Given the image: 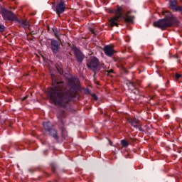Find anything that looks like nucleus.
Here are the masks:
<instances>
[{
  "label": "nucleus",
  "instance_id": "1",
  "mask_svg": "<svg viewBox=\"0 0 182 182\" xmlns=\"http://www.w3.org/2000/svg\"><path fill=\"white\" fill-rule=\"evenodd\" d=\"M52 86L48 91V95L50 102L60 107H66L70 102L76 100L77 90H80V82L76 77L68 79L65 89H63L65 82L56 80H53Z\"/></svg>",
  "mask_w": 182,
  "mask_h": 182
},
{
  "label": "nucleus",
  "instance_id": "2",
  "mask_svg": "<svg viewBox=\"0 0 182 182\" xmlns=\"http://www.w3.org/2000/svg\"><path fill=\"white\" fill-rule=\"evenodd\" d=\"M174 22H176V17H174L173 14H169L168 16H165L164 18L154 22V26L162 31H164L166 28L173 26V23H174Z\"/></svg>",
  "mask_w": 182,
  "mask_h": 182
},
{
  "label": "nucleus",
  "instance_id": "3",
  "mask_svg": "<svg viewBox=\"0 0 182 182\" xmlns=\"http://www.w3.org/2000/svg\"><path fill=\"white\" fill-rule=\"evenodd\" d=\"M43 127L45 132H46L49 136L53 137L56 143H59L60 137L58 134V130L53 127V124H52V123H50L49 121L44 122H43Z\"/></svg>",
  "mask_w": 182,
  "mask_h": 182
},
{
  "label": "nucleus",
  "instance_id": "4",
  "mask_svg": "<svg viewBox=\"0 0 182 182\" xmlns=\"http://www.w3.org/2000/svg\"><path fill=\"white\" fill-rule=\"evenodd\" d=\"M123 9L121 6H117V9L114 10L115 16L109 20L111 26H117L119 24L117 22L120 21V18H123L122 11Z\"/></svg>",
  "mask_w": 182,
  "mask_h": 182
},
{
  "label": "nucleus",
  "instance_id": "5",
  "mask_svg": "<svg viewBox=\"0 0 182 182\" xmlns=\"http://www.w3.org/2000/svg\"><path fill=\"white\" fill-rule=\"evenodd\" d=\"M1 14L2 15L3 19H4V21H16V16H15V14H14L12 11H9L6 9H1Z\"/></svg>",
  "mask_w": 182,
  "mask_h": 182
},
{
  "label": "nucleus",
  "instance_id": "6",
  "mask_svg": "<svg viewBox=\"0 0 182 182\" xmlns=\"http://www.w3.org/2000/svg\"><path fill=\"white\" fill-rule=\"evenodd\" d=\"M100 64L99 59L96 57L91 58L87 62V68L91 70H96Z\"/></svg>",
  "mask_w": 182,
  "mask_h": 182
},
{
  "label": "nucleus",
  "instance_id": "7",
  "mask_svg": "<svg viewBox=\"0 0 182 182\" xmlns=\"http://www.w3.org/2000/svg\"><path fill=\"white\" fill-rule=\"evenodd\" d=\"M58 117L61 123V125H60V129L61 130V140H65L68 136V132H66V129L63 127V121L62 120V119H65V112H62Z\"/></svg>",
  "mask_w": 182,
  "mask_h": 182
},
{
  "label": "nucleus",
  "instance_id": "8",
  "mask_svg": "<svg viewBox=\"0 0 182 182\" xmlns=\"http://www.w3.org/2000/svg\"><path fill=\"white\" fill-rule=\"evenodd\" d=\"M65 9H66V6L65 5V1H63V0H61L54 8V11H55L58 16H60V14L65 12Z\"/></svg>",
  "mask_w": 182,
  "mask_h": 182
},
{
  "label": "nucleus",
  "instance_id": "9",
  "mask_svg": "<svg viewBox=\"0 0 182 182\" xmlns=\"http://www.w3.org/2000/svg\"><path fill=\"white\" fill-rule=\"evenodd\" d=\"M128 122L132 127L138 129L139 132H141V123L140 122V120L136 118H130L128 119Z\"/></svg>",
  "mask_w": 182,
  "mask_h": 182
},
{
  "label": "nucleus",
  "instance_id": "10",
  "mask_svg": "<svg viewBox=\"0 0 182 182\" xmlns=\"http://www.w3.org/2000/svg\"><path fill=\"white\" fill-rule=\"evenodd\" d=\"M50 49L53 53H58L60 50V42L56 40H52L50 43Z\"/></svg>",
  "mask_w": 182,
  "mask_h": 182
},
{
  "label": "nucleus",
  "instance_id": "11",
  "mask_svg": "<svg viewBox=\"0 0 182 182\" xmlns=\"http://www.w3.org/2000/svg\"><path fill=\"white\" fill-rule=\"evenodd\" d=\"M105 55L109 58H112L114 55V49L111 46H105L103 49Z\"/></svg>",
  "mask_w": 182,
  "mask_h": 182
},
{
  "label": "nucleus",
  "instance_id": "12",
  "mask_svg": "<svg viewBox=\"0 0 182 182\" xmlns=\"http://www.w3.org/2000/svg\"><path fill=\"white\" fill-rule=\"evenodd\" d=\"M73 50L77 62H83V59H85L83 53H82V52H80L77 48H73Z\"/></svg>",
  "mask_w": 182,
  "mask_h": 182
},
{
  "label": "nucleus",
  "instance_id": "13",
  "mask_svg": "<svg viewBox=\"0 0 182 182\" xmlns=\"http://www.w3.org/2000/svg\"><path fill=\"white\" fill-rule=\"evenodd\" d=\"M170 8L173 9V11H178L179 12H182V6H176L177 0H170L169 1Z\"/></svg>",
  "mask_w": 182,
  "mask_h": 182
},
{
  "label": "nucleus",
  "instance_id": "14",
  "mask_svg": "<svg viewBox=\"0 0 182 182\" xmlns=\"http://www.w3.org/2000/svg\"><path fill=\"white\" fill-rule=\"evenodd\" d=\"M16 21L18 22V26H20V28H23L24 29L28 28V29H29V21L23 19L19 20L18 18H16Z\"/></svg>",
  "mask_w": 182,
  "mask_h": 182
},
{
  "label": "nucleus",
  "instance_id": "15",
  "mask_svg": "<svg viewBox=\"0 0 182 182\" xmlns=\"http://www.w3.org/2000/svg\"><path fill=\"white\" fill-rule=\"evenodd\" d=\"M129 14H130V11H128L125 16H123L122 18H124L125 22H133L134 17L129 16Z\"/></svg>",
  "mask_w": 182,
  "mask_h": 182
},
{
  "label": "nucleus",
  "instance_id": "16",
  "mask_svg": "<svg viewBox=\"0 0 182 182\" xmlns=\"http://www.w3.org/2000/svg\"><path fill=\"white\" fill-rule=\"evenodd\" d=\"M128 87L131 90H134V89H136V83H134V82H129V85H128Z\"/></svg>",
  "mask_w": 182,
  "mask_h": 182
},
{
  "label": "nucleus",
  "instance_id": "17",
  "mask_svg": "<svg viewBox=\"0 0 182 182\" xmlns=\"http://www.w3.org/2000/svg\"><path fill=\"white\" fill-rule=\"evenodd\" d=\"M121 144H122V147H127L129 146V142H127V141L123 139L121 141Z\"/></svg>",
  "mask_w": 182,
  "mask_h": 182
},
{
  "label": "nucleus",
  "instance_id": "18",
  "mask_svg": "<svg viewBox=\"0 0 182 182\" xmlns=\"http://www.w3.org/2000/svg\"><path fill=\"white\" fill-rule=\"evenodd\" d=\"M53 31L54 32L55 36L56 38H59V31L57 29H55V28H53Z\"/></svg>",
  "mask_w": 182,
  "mask_h": 182
},
{
  "label": "nucleus",
  "instance_id": "19",
  "mask_svg": "<svg viewBox=\"0 0 182 182\" xmlns=\"http://www.w3.org/2000/svg\"><path fill=\"white\" fill-rule=\"evenodd\" d=\"M5 31V26L0 24V32Z\"/></svg>",
  "mask_w": 182,
  "mask_h": 182
},
{
  "label": "nucleus",
  "instance_id": "20",
  "mask_svg": "<svg viewBox=\"0 0 182 182\" xmlns=\"http://www.w3.org/2000/svg\"><path fill=\"white\" fill-rule=\"evenodd\" d=\"M58 71L59 72L60 75H63V68H57Z\"/></svg>",
  "mask_w": 182,
  "mask_h": 182
},
{
  "label": "nucleus",
  "instance_id": "21",
  "mask_svg": "<svg viewBox=\"0 0 182 182\" xmlns=\"http://www.w3.org/2000/svg\"><path fill=\"white\" fill-rule=\"evenodd\" d=\"M180 77H181V75L178 74V73H176L175 74V78L176 80H178Z\"/></svg>",
  "mask_w": 182,
  "mask_h": 182
},
{
  "label": "nucleus",
  "instance_id": "22",
  "mask_svg": "<svg viewBox=\"0 0 182 182\" xmlns=\"http://www.w3.org/2000/svg\"><path fill=\"white\" fill-rule=\"evenodd\" d=\"M109 146H112V141L109 140Z\"/></svg>",
  "mask_w": 182,
  "mask_h": 182
},
{
  "label": "nucleus",
  "instance_id": "23",
  "mask_svg": "<svg viewBox=\"0 0 182 182\" xmlns=\"http://www.w3.org/2000/svg\"><path fill=\"white\" fill-rule=\"evenodd\" d=\"M94 97L96 100H97V97H96V95H94Z\"/></svg>",
  "mask_w": 182,
  "mask_h": 182
},
{
  "label": "nucleus",
  "instance_id": "24",
  "mask_svg": "<svg viewBox=\"0 0 182 182\" xmlns=\"http://www.w3.org/2000/svg\"><path fill=\"white\" fill-rule=\"evenodd\" d=\"M28 97H26L25 99H26Z\"/></svg>",
  "mask_w": 182,
  "mask_h": 182
}]
</instances>
